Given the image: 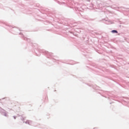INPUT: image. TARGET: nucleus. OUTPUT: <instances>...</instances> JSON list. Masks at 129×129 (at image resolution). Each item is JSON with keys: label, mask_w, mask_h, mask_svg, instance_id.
Returning a JSON list of instances; mask_svg holds the SVG:
<instances>
[{"label": "nucleus", "mask_w": 129, "mask_h": 129, "mask_svg": "<svg viewBox=\"0 0 129 129\" xmlns=\"http://www.w3.org/2000/svg\"><path fill=\"white\" fill-rule=\"evenodd\" d=\"M112 33H117V31H116V30H112Z\"/></svg>", "instance_id": "1"}, {"label": "nucleus", "mask_w": 129, "mask_h": 129, "mask_svg": "<svg viewBox=\"0 0 129 129\" xmlns=\"http://www.w3.org/2000/svg\"><path fill=\"white\" fill-rule=\"evenodd\" d=\"M26 123H28V124H30V123H31V121H27Z\"/></svg>", "instance_id": "2"}]
</instances>
